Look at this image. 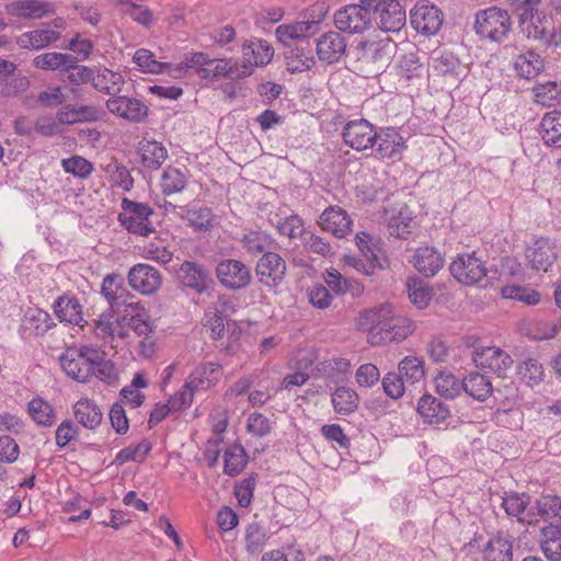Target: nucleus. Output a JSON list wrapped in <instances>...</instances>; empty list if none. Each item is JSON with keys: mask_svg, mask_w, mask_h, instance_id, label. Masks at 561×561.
<instances>
[{"mask_svg": "<svg viewBox=\"0 0 561 561\" xmlns=\"http://www.w3.org/2000/svg\"><path fill=\"white\" fill-rule=\"evenodd\" d=\"M413 211L401 205L389 218L388 232L396 238L405 239L414 226Z\"/></svg>", "mask_w": 561, "mask_h": 561, "instance_id": "nucleus-42", "label": "nucleus"}, {"mask_svg": "<svg viewBox=\"0 0 561 561\" xmlns=\"http://www.w3.org/2000/svg\"><path fill=\"white\" fill-rule=\"evenodd\" d=\"M319 225L334 237L343 238L351 231L352 220L344 209L331 206L321 214Z\"/></svg>", "mask_w": 561, "mask_h": 561, "instance_id": "nucleus-27", "label": "nucleus"}, {"mask_svg": "<svg viewBox=\"0 0 561 561\" xmlns=\"http://www.w3.org/2000/svg\"><path fill=\"white\" fill-rule=\"evenodd\" d=\"M176 216L185 219L197 232L210 231L218 225V218L208 207L197 206H172Z\"/></svg>", "mask_w": 561, "mask_h": 561, "instance_id": "nucleus-19", "label": "nucleus"}, {"mask_svg": "<svg viewBox=\"0 0 561 561\" xmlns=\"http://www.w3.org/2000/svg\"><path fill=\"white\" fill-rule=\"evenodd\" d=\"M346 46V38L335 31H329L316 41L318 58L327 64L337 62L345 55Z\"/></svg>", "mask_w": 561, "mask_h": 561, "instance_id": "nucleus-21", "label": "nucleus"}, {"mask_svg": "<svg viewBox=\"0 0 561 561\" xmlns=\"http://www.w3.org/2000/svg\"><path fill=\"white\" fill-rule=\"evenodd\" d=\"M474 30L482 38L500 42L511 30V16L496 7L480 10L476 14Z\"/></svg>", "mask_w": 561, "mask_h": 561, "instance_id": "nucleus-2", "label": "nucleus"}, {"mask_svg": "<svg viewBox=\"0 0 561 561\" xmlns=\"http://www.w3.org/2000/svg\"><path fill=\"white\" fill-rule=\"evenodd\" d=\"M98 358V347L82 345L80 347H69L60 356L62 370L72 379L79 382H85L93 376V366Z\"/></svg>", "mask_w": 561, "mask_h": 561, "instance_id": "nucleus-1", "label": "nucleus"}, {"mask_svg": "<svg viewBox=\"0 0 561 561\" xmlns=\"http://www.w3.org/2000/svg\"><path fill=\"white\" fill-rule=\"evenodd\" d=\"M484 561H513V542L499 534L491 538L483 549Z\"/></svg>", "mask_w": 561, "mask_h": 561, "instance_id": "nucleus-41", "label": "nucleus"}, {"mask_svg": "<svg viewBox=\"0 0 561 561\" xmlns=\"http://www.w3.org/2000/svg\"><path fill=\"white\" fill-rule=\"evenodd\" d=\"M248 456L241 445H232L224 454V472L227 476H238L245 467Z\"/></svg>", "mask_w": 561, "mask_h": 561, "instance_id": "nucleus-54", "label": "nucleus"}, {"mask_svg": "<svg viewBox=\"0 0 561 561\" xmlns=\"http://www.w3.org/2000/svg\"><path fill=\"white\" fill-rule=\"evenodd\" d=\"M371 22L370 8L365 3L346 5L334 14V24L341 32L357 34L365 32Z\"/></svg>", "mask_w": 561, "mask_h": 561, "instance_id": "nucleus-6", "label": "nucleus"}, {"mask_svg": "<svg viewBox=\"0 0 561 561\" xmlns=\"http://www.w3.org/2000/svg\"><path fill=\"white\" fill-rule=\"evenodd\" d=\"M151 448V443L142 439L135 446L121 449L115 457V462L122 465L128 461H142Z\"/></svg>", "mask_w": 561, "mask_h": 561, "instance_id": "nucleus-63", "label": "nucleus"}, {"mask_svg": "<svg viewBox=\"0 0 561 561\" xmlns=\"http://www.w3.org/2000/svg\"><path fill=\"white\" fill-rule=\"evenodd\" d=\"M415 322L402 314H397L394 309L391 318L387 321L386 328L381 329L382 333L375 334V342L379 345H387L392 342H402L415 331Z\"/></svg>", "mask_w": 561, "mask_h": 561, "instance_id": "nucleus-16", "label": "nucleus"}, {"mask_svg": "<svg viewBox=\"0 0 561 561\" xmlns=\"http://www.w3.org/2000/svg\"><path fill=\"white\" fill-rule=\"evenodd\" d=\"M125 83L122 73L112 71L107 68H101L96 72L93 70V87L106 94L119 93Z\"/></svg>", "mask_w": 561, "mask_h": 561, "instance_id": "nucleus-43", "label": "nucleus"}, {"mask_svg": "<svg viewBox=\"0 0 561 561\" xmlns=\"http://www.w3.org/2000/svg\"><path fill=\"white\" fill-rule=\"evenodd\" d=\"M376 14V21L383 32H399L407 22L403 5L398 0H362Z\"/></svg>", "mask_w": 561, "mask_h": 561, "instance_id": "nucleus-3", "label": "nucleus"}, {"mask_svg": "<svg viewBox=\"0 0 561 561\" xmlns=\"http://www.w3.org/2000/svg\"><path fill=\"white\" fill-rule=\"evenodd\" d=\"M270 535L265 527L253 522L247 525L244 529V548L250 554H259L263 551Z\"/></svg>", "mask_w": 561, "mask_h": 561, "instance_id": "nucleus-49", "label": "nucleus"}, {"mask_svg": "<svg viewBox=\"0 0 561 561\" xmlns=\"http://www.w3.org/2000/svg\"><path fill=\"white\" fill-rule=\"evenodd\" d=\"M198 390L201 389L196 383L187 377L183 387L169 399L171 409L174 411H181L188 408L193 402L195 392Z\"/></svg>", "mask_w": 561, "mask_h": 561, "instance_id": "nucleus-61", "label": "nucleus"}, {"mask_svg": "<svg viewBox=\"0 0 561 561\" xmlns=\"http://www.w3.org/2000/svg\"><path fill=\"white\" fill-rule=\"evenodd\" d=\"M410 22L417 33L433 35L443 24V13L435 4L421 0L411 9Z\"/></svg>", "mask_w": 561, "mask_h": 561, "instance_id": "nucleus-8", "label": "nucleus"}, {"mask_svg": "<svg viewBox=\"0 0 561 561\" xmlns=\"http://www.w3.org/2000/svg\"><path fill=\"white\" fill-rule=\"evenodd\" d=\"M523 24V31L528 38H533L543 45H557V28L551 14L536 11Z\"/></svg>", "mask_w": 561, "mask_h": 561, "instance_id": "nucleus-13", "label": "nucleus"}, {"mask_svg": "<svg viewBox=\"0 0 561 561\" xmlns=\"http://www.w3.org/2000/svg\"><path fill=\"white\" fill-rule=\"evenodd\" d=\"M283 236L289 238L295 245H318L321 239L310 229L306 228L300 217L291 215L278 225Z\"/></svg>", "mask_w": 561, "mask_h": 561, "instance_id": "nucleus-23", "label": "nucleus"}, {"mask_svg": "<svg viewBox=\"0 0 561 561\" xmlns=\"http://www.w3.org/2000/svg\"><path fill=\"white\" fill-rule=\"evenodd\" d=\"M187 176L184 171L178 168H167L161 176V190L165 195L179 193L184 190Z\"/></svg>", "mask_w": 561, "mask_h": 561, "instance_id": "nucleus-56", "label": "nucleus"}, {"mask_svg": "<svg viewBox=\"0 0 561 561\" xmlns=\"http://www.w3.org/2000/svg\"><path fill=\"white\" fill-rule=\"evenodd\" d=\"M255 272L260 283L274 287L284 278L286 264L279 254L267 252L259 260Z\"/></svg>", "mask_w": 561, "mask_h": 561, "instance_id": "nucleus-20", "label": "nucleus"}, {"mask_svg": "<svg viewBox=\"0 0 561 561\" xmlns=\"http://www.w3.org/2000/svg\"><path fill=\"white\" fill-rule=\"evenodd\" d=\"M207 55L204 53H190L186 54L181 62L173 65L171 68L170 75L179 78L181 77L185 70L187 69H194L199 77L203 78V68L207 65Z\"/></svg>", "mask_w": 561, "mask_h": 561, "instance_id": "nucleus-57", "label": "nucleus"}, {"mask_svg": "<svg viewBox=\"0 0 561 561\" xmlns=\"http://www.w3.org/2000/svg\"><path fill=\"white\" fill-rule=\"evenodd\" d=\"M436 392L445 399H455L463 391V379L449 371H440L434 379Z\"/></svg>", "mask_w": 561, "mask_h": 561, "instance_id": "nucleus-53", "label": "nucleus"}, {"mask_svg": "<svg viewBox=\"0 0 561 561\" xmlns=\"http://www.w3.org/2000/svg\"><path fill=\"white\" fill-rule=\"evenodd\" d=\"M472 359L477 367L488 369L496 374L505 371L513 364L512 357L506 352L495 346L476 348Z\"/></svg>", "mask_w": 561, "mask_h": 561, "instance_id": "nucleus-18", "label": "nucleus"}, {"mask_svg": "<svg viewBox=\"0 0 561 561\" xmlns=\"http://www.w3.org/2000/svg\"><path fill=\"white\" fill-rule=\"evenodd\" d=\"M219 283L228 289L245 288L252 279L250 268L238 260H224L216 267Z\"/></svg>", "mask_w": 561, "mask_h": 561, "instance_id": "nucleus-11", "label": "nucleus"}, {"mask_svg": "<svg viewBox=\"0 0 561 561\" xmlns=\"http://www.w3.org/2000/svg\"><path fill=\"white\" fill-rule=\"evenodd\" d=\"M396 44L390 38L368 41L364 43L359 61L373 66L371 73L377 75L387 66Z\"/></svg>", "mask_w": 561, "mask_h": 561, "instance_id": "nucleus-14", "label": "nucleus"}, {"mask_svg": "<svg viewBox=\"0 0 561 561\" xmlns=\"http://www.w3.org/2000/svg\"><path fill=\"white\" fill-rule=\"evenodd\" d=\"M526 259L533 268L547 272L556 261L552 248H526Z\"/></svg>", "mask_w": 561, "mask_h": 561, "instance_id": "nucleus-60", "label": "nucleus"}, {"mask_svg": "<svg viewBox=\"0 0 561 561\" xmlns=\"http://www.w3.org/2000/svg\"><path fill=\"white\" fill-rule=\"evenodd\" d=\"M61 167L66 173L79 179H87L94 170L93 164L81 156H72L61 160Z\"/></svg>", "mask_w": 561, "mask_h": 561, "instance_id": "nucleus-62", "label": "nucleus"}, {"mask_svg": "<svg viewBox=\"0 0 561 561\" xmlns=\"http://www.w3.org/2000/svg\"><path fill=\"white\" fill-rule=\"evenodd\" d=\"M376 152L379 158L396 159L405 149L403 137L394 128H385L377 133Z\"/></svg>", "mask_w": 561, "mask_h": 561, "instance_id": "nucleus-28", "label": "nucleus"}, {"mask_svg": "<svg viewBox=\"0 0 561 561\" xmlns=\"http://www.w3.org/2000/svg\"><path fill=\"white\" fill-rule=\"evenodd\" d=\"M134 62L145 73H169L172 72L173 64L158 61L152 51L140 48L137 49L133 57Z\"/></svg>", "mask_w": 561, "mask_h": 561, "instance_id": "nucleus-50", "label": "nucleus"}, {"mask_svg": "<svg viewBox=\"0 0 561 561\" xmlns=\"http://www.w3.org/2000/svg\"><path fill=\"white\" fill-rule=\"evenodd\" d=\"M450 273L457 282L472 286L482 282L486 276L484 261L477 252L459 254L450 264Z\"/></svg>", "mask_w": 561, "mask_h": 561, "instance_id": "nucleus-5", "label": "nucleus"}, {"mask_svg": "<svg viewBox=\"0 0 561 561\" xmlns=\"http://www.w3.org/2000/svg\"><path fill=\"white\" fill-rule=\"evenodd\" d=\"M188 377L201 390L208 389L218 383L221 377V366L214 362L204 363L198 365Z\"/></svg>", "mask_w": 561, "mask_h": 561, "instance_id": "nucleus-46", "label": "nucleus"}, {"mask_svg": "<svg viewBox=\"0 0 561 561\" xmlns=\"http://www.w3.org/2000/svg\"><path fill=\"white\" fill-rule=\"evenodd\" d=\"M22 327L35 336H42L56 327L50 314L39 308H30L24 314Z\"/></svg>", "mask_w": 561, "mask_h": 561, "instance_id": "nucleus-35", "label": "nucleus"}, {"mask_svg": "<svg viewBox=\"0 0 561 561\" xmlns=\"http://www.w3.org/2000/svg\"><path fill=\"white\" fill-rule=\"evenodd\" d=\"M27 412L39 426L51 427L56 422L55 409L42 398H34L27 403Z\"/></svg>", "mask_w": 561, "mask_h": 561, "instance_id": "nucleus-47", "label": "nucleus"}, {"mask_svg": "<svg viewBox=\"0 0 561 561\" xmlns=\"http://www.w3.org/2000/svg\"><path fill=\"white\" fill-rule=\"evenodd\" d=\"M242 60L240 62L242 69L239 76L249 77L253 72L254 67H264L271 62L274 56L273 46L260 38H254L243 43Z\"/></svg>", "mask_w": 561, "mask_h": 561, "instance_id": "nucleus-7", "label": "nucleus"}, {"mask_svg": "<svg viewBox=\"0 0 561 561\" xmlns=\"http://www.w3.org/2000/svg\"><path fill=\"white\" fill-rule=\"evenodd\" d=\"M102 294L112 307L127 306L129 291L118 275H107L102 283Z\"/></svg>", "mask_w": 561, "mask_h": 561, "instance_id": "nucleus-36", "label": "nucleus"}, {"mask_svg": "<svg viewBox=\"0 0 561 561\" xmlns=\"http://www.w3.org/2000/svg\"><path fill=\"white\" fill-rule=\"evenodd\" d=\"M540 548L550 561H561V525L550 523L540 530Z\"/></svg>", "mask_w": 561, "mask_h": 561, "instance_id": "nucleus-34", "label": "nucleus"}, {"mask_svg": "<svg viewBox=\"0 0 561 561\" xmlns=\"http://www.w3.org/2000/svg\"><path fill=\"white\" fill-rule=\"evenodd\" d=\"M545 68L543 59L534 50L519 54L514 60V69L520 78L533 79Z\"/></svg>", "mask_w": 561, "mask_h": 561, "instance_id": "nucleus-39", "label": "nucleus"}, {"mask_svg": "<svg viewBox=\"0 0 561 561\" xmlns=\"http://www.w3.org/2000/svg\"><path fill=\"white\" fill-rule=\"evenodd\" d=\"M9 12L19 18L41 19L53 14L55 5L51 2L43 0H21L9 5Z\"/></svg>", "mask_w": 561, "mask_h": 561, "instance_id": "nucleus-31", "label": "nucleus"}, {"mask_svg": "<svg viewBox=\"0 0 561 561\" xmlns=\"http://www.w3.org/2000/svg\"><path fill=\"white\" fill-rule=\"evenodd\" d=\"M411 262L421 274L430 277L436 275L443 267L445 254L436 248H416Z\"/></svg>", "mask_w": 561, "mask_h": 561, "instance_id": "nucleus-25", "label": "nucleus"}, {"mask_svg": "<svg viewBox=\"0 0 561 561\" xmlns=\"http://www.w3.org/2000/svg\"><path fill=\"white\" fill-rule=\"evenodd\" d=\"M416 411L424 422L435 425L442 424L450 415L449 408L431 394L420 398Z\"/></svg>", "mask_w": 561, "mask_h": 561, "instance_id": "nucleus-29", "label": "nucleus"}, {"mask_svg": "<svg viewBox=\"0 0 561 561\" xmlns=\"http://www.w3.org/2000/svg\"><path fill=\"white\" fill-rule=\"evenodd\" d=\"M122 208L123 213L119 214L118 219L128 232L148 236L153 231L149 220L153 215V209L149 205L123 198Z\"/></svg>", "mask_w": 561, "mask_h": 561, "instance_id": "nucleus-4", "label": "nucleus"}, {"mask_svg": "<svg viewBox=\"0 0 561 561\" xmlns=\"http://www.w3.org/2000/svg\"><path fill=\"white\" fill-rule=\"evenodd\" d=\"M407 291L410 301L417 309H425L432 299V290L428 285L420 278L412 277L407 282Z\"/></svg>", "mask_w": 561, "mask_h": 561, "instance_id": "nucleus-55", "label": "nucleus"}, {"mask_svg": "<svg viewBox=\"0 0 561 561\" xmlns=\"http://www.w3.org/2000/svg\"><path fill=\"white\" fill-rule=\"evenodd\" d=\"M128 283L144 295L156 293L161 286L160 273L150 265L137 264L128 273Z\"/></svg>", "mask_w": 561, "mask_h": 561, "instance_id": "nucleus-22", "label": "nucleus"}, {"mask_svg": "<svg viewBox=\"0 0 561 561\" xmlns=\"http://www.w3.org/2000/svg\"><path fill=\"white\" fill-rule=\"evenodd\" d=\"M538 515L545 520L561 525V497L556 494H541L535 502Z\"/></svg>", "mask_w": 561, "mask_h": 561, "instance_id": "nucleus-51", "label": "nucleus"}, {"mask_svg": "<svg viewBox=\"0 0 561 561\" xmlns=\"http://www.w3.org/2000/svg\"><path fill=\"white\" fill-rule=\"evenodd\" d=\"M344 262L365 275H371L375 270L388 265L382 248H358L357 254L344 255Z\"/></svg>", "mask_w": 561, "mask_h": 561, "instance_id": "nucleus-15", "label": "nucleus"}, {"mask_svg": "<svg viewBox=\"0 0 561 561\" xmlns=\"http://www.w3.org/2000/svg\"><path fill=\"white\" fill-rule=\"evenodd\" d=\"M501 296L504 299H513L529 306L540 301V294L535 289L520 285H506L501 288Z\"/></svg>", "mask_w": 561, "mask_h": 561, "instance_id": "nucleus-58", "label": "nucleus"}, {"mask_svg": "<svg viewBox=\"0 0 561 561\" xmlns=\"http://www.w3.org/2000/svg\"><path fill=\"white\" fill-rule=\"evenodd\" d=\"M183 284L197 294H208L214 287V280L205 268L193 262H184L181 265Z\"/></svg>", "mask_w": 561, "mask_h": 561, "instance_id": "nucleus-26", "label": "nucleus"}, {"mask_svg": "<svg viewBox=\"0 0 561 561\" xmlns=\"http://www.w3.org/2000/svg\"><path fill=\"white\" fill-rule=\"evenodd\" d=\"M327 8L323 3L317 8V15L312 20L296 22L291 24H282L276 31L275 35L279 42L287 44L293 39H302L314 35L319 31L320 22L327 15Z\"/></svg>", "mask_w": 561, "mask_h": 561, "instance_id": "nucleus-10", "label": "nucleus"}, {"mask_svg": "<svg viewBox=\"0 0 561 561\" xmlns=\"http://www.w3.org/2000/svg\"><path fill=\"white\" fill-rule=\"evenodd\" d=\"M463 391L478 401H485L493 392L491 380L480 373H470L463 378Z\"/></svg>", "mask_w": 561, "mask_h": 561, "instance_id": "nucleus-44", "label": "nucleus"}, {"mask_svg": "<svg viewBox=\"0 0 561 561\" xmlns=\"http://www.w3.org/2000/svg\"><path fill=\"white\" fill-rule=\"evenodd\" d=\"M241 69V65L232 59H210L207 57V65L203 68V78L229 77L231 79H242L245 76H239Z\"/></svg>", "mask_w": 561, "mask_h": 561, "instance_id": "nucleus-37", "label": "nucleus"}, {"mask_svg": "<svg viewBox=\"0 0 561 561\" xmlns=\"http://www.w3.org/2000/svg\"><path fill=\"white\" fill-rule=\"evenodd\" d=\"M106 107L112 114L134 123L144 121L148 115V107L144 102L125 95L110 98Z\"/></svg>", "mask_w": 561, "mask_h": 561, "instance_id": "nucleus-17", "label": "nucleus"}, {"mask_svg": "<svg viewBox=\"0 0 561 561\" xmlns=\"http://www.w3.org/2000/svg\"><path fill=\"white\" fill-rule=\"evenodd\" d=\"M530 496L526 493H510L502 497L501 506L508 516L517 517L518 522H523L520 517L529 505Z\"/></svg>", "mask_w": 561, "mask_h": 561, "instance_id": "nucleus-59", "label": "nucleus"}, {"mask_svg": "<svg viewBox=\"0 0 561 561\" xmlns=\"http://www.w3.org/2000/svg\"><path fill=\"white\" fill-rule=\"evenodd\" d=\"M398 374L410 386L420 383L425 378L424 362L416 356H405L398 364Z\"/></svg>", "mask_w": 561, "mask_h": 561, "instance_id": "nucleus-45", "label": "nucleus"}, {"mask_svg": "<svg viewBox=\"0 0 561 561\" xmlns=\"http://www.w3.org/2000/svg\"><path fill=\"white\" fill-rule=\"evenodd\" d=\"M76 61L77 59L72 55L53 51L36 56L33 59V65L42 70H66Z\"/></svg>", "mask_w": 561, "mask_h": 561, "instance_id": "nucleus-52", "label": "nucleus"}, {"mask_svg": "<svg viewBox=\"0 0 561 561\" xmlns=\"http://www.w3.org/2000/svg\"><path fill=\"white\" fill-rule=\"evenodd\" d=\"M122 321L140 336H147L152 331L146 309L137 302H130L125 307Z\"/></svg>", "mask_w": 561, "mask_h": 561, "instance_id": "nucleus-33", "label": "nucleus"}, {"mask_svg": "<svg viewBox=\"0 0 561 561\" xmlns=\"http://www.w3.org/2000/svg\"><path fill=\"white\" fill-rule=\"evenodd\" d=\"M342 136L345 145L357 151L373 148L378 137L375 126L364 118L347 122Z\"/></svg>", "mask_w": 561, "mask_h": 561, "instance_id": "nucleus-9", "label": "nucleus"}, {"mask_svg": "<svg viewBox=\"0 0 561 561\" xmlns=\"http://www.w3.org/2000/svg\"><path fill=\"white\" fill-rule=\"evenodd\" d=\"M332 405L334 411L341 415H348L356 411L359 403L358 394L348 387H339L332 393Z\"/></svg>", "mask_w": 561, "mask_h": 561, "instance_id": "nucleus-48", "label": "nucleus"}, {"mask_svg": "<svg viewBox=\"0 0 561 561\" xmlns=\"http://www.w3.org/2000/svg\"><path fill=\"white\" fill-rule=\"evenodd\" d=\"M535 101L543 106H551L560 99L561 89L557 82L548 81L534 88Z\"/></svg>", "mask_w": 561, "mask_h": 561, "instance_id": "nucleus-64", "label": "nucleus"}, {"mask_svg": "<svg viewBox=\"0 0 561 561\" xmlns=\"http://www.w3.org/2000/svg\"><path fill=\"white\" fill-rule=\"evenodd\" d=\"M72 410L77 422L88 430H95L103 420V413L99 405L88 398L77 401Z\"/></svg>", "mask_w": 561, "mask_h": 561, "instance_id": "nucleus-32", "label": "nucleus"}, {"mask_svg": "<svg viewBox=\"0 0 561 561\" xmlns=\"http://www.w3.org/2000/svg\"><path fill=\"white\" fill-rule=\"evenodd\" d=\"M543 142L549 147H561V112L551 111L543 115L539 128Z\"/></svg>", "mask_w": 561, "mask_h": 561, "instance_id": "nucleus-38", "label": "nucleus"}, {"mask_svg": "<svg viewBox=\"0 0 561 561\" xmlns=\"http://www.w3.org/2000/svg\"><path fill=\"white\" fill-rule=\"evenodd\" d=\"M138 152L145 167L158 169L168 158L167 148L159 141L142 139L138 146Z\"/></svg>", "mask_w": 561, "mask_h": 561, "instance_id": "nucleus-40", "label": "nucleus"}, {"mask_svg": "<svg viewBox=\"0 0 561 561\" xmlns=\"http://www.w3.org/2000/svg\"><path fill=\"white\" fill-rule=\"evenodd\" d=\"M59 37L60 33L58 31L49 27V25H44L41 28L21 34L16 43L23 49L38 50L54 44Z\"/></svg>", "mask_w": 561, "mask_h": 561, "instance_id": "nucleus-30", "label": "nucleus"}, {"mask_svg": "<svg viewBox=\"0 0 561 561\" xmlns=\"http://www.w3.org/2000/svg\"><path fill=\"white\" fill-rule=\"evenodd\" d=\"M393 307L389 304L380 305L359 312L357 317V327L367 333V341L373 346H379L375 342V334L382 333L387 321L391 318Z\"/></svg>", "mask_w": 561, "mask_h": 561, "instance_id": "nucleus-12", "label": "nucleus"}, {"mask_svg": "<svg viewBox=\"0 0 561 561\" xmlns=\"http://www.w3.org/2000/svg\"><path fill=\"white\" fill-rule=\"evenodd\" d=\"M54 312L60 322L83 329L88 322L83 318L82 306L75 296L62 295L53 305Z\"/></svg>", "mask_w": 561, "mask_h": 561, "instance_id": "nucleus-24", "label": "nucleus"}]
</instances>
